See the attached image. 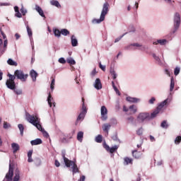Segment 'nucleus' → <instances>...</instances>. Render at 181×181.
I'll use <instances>...</instances> for the list:
<instances>
[{"label": "nucleus", "instance_id": "1", "mask_svg": "<svg viewBox=\"0 0 181 181\" xmlns=\"http://www.w3.org/2000/svg\"><path fill=\"white\" fill-rule=\"evenodd\" d=\"M25 119H27L28 122H30V124H32L34 125V127H36L37 129H38L39 131H42V124H40V118L37 116V115H31L29 114V112L25 113Z\"/></svg>", "mask_w": 181, "mask_h": 181}, {"label": "nucleus", "instance_id": "2", "mask_svg": "<svg viewBox=\"0 0 181 181\" xmlns=\"http://www.w3.org/2000/svg\"><path fill=\"white\" fill-rule=\"evenodd\" d=\"M62 156L64 159V162L66 168H70L71 166H72L71 169H72L73 175H74L75 173H78V172H80V170H78V167H77V164H76V162L73 160H69V158H66L65 152L62 153Z\"/></svg>", "mask_w": 181, "mask_h": 181}, {"label": "nucleus", "instance_id": "3", "mask_svg": "<svg viewBox=\"0 0 181 181\" xmlns=\"http://www.w3.org/2000/svg\"><path fill=\"white\" fill-rule=\"evenodd\" d=\"M110 11V4L108 2H105L103 4V7L101 11L100 19L94 18L92 22L93 23H101V22H103L105 19V16L107 13H108Z\"/></svg>", "mask_w": 181, "mask_h": 181}, {"label": "nucleus", "instance_id": "4", "mask_svg": "<svg viewBox=\"0 0 181 181\" xmlns=\"http://www.w3.org/2000/svg\"><path fill=\"white\" fill-rule=\"evenodd\" d=\"M8 77L9 78L7 79L6 82V86L9 90H15L16 88V83H15V79L16 77L11 74H8Z\"/></svg>", "mask_w": 181, "mask_h": 181}, {"label": "nucleus", "instance_id": "5", "mask_svg": "<svg viewBox=\"0 0 181 181\" xmlns=\"http://www.w3.org/2000/svg\"><path fill=\"white\" fill-rule=\"evenodd\" d=\"M14 76L18 79L21 80V81H26L29 75L25 74L23 71L22 70H16L14 72Z\"/></svg>", "mask_w": 181, "mask_h": 181}, {"label": "nucleus", "instance_id": "6", "mask_svg": "<svg viewBox=\"0 0 181 181\" xmlns=\"http://www.w3.org/2000/svg\"><path fill=\"white\" fill-rule=\"evenodd\" d=\"M146 119H151V115L148 112H141L137 116L138 122L142 123Z\"/></svg>", "mask_w": 181, "mask_h": 181}, {"label": "nucleus", "instance_id": "7", "mask_svg": "<svg viewBox=\"0 0 181 181\" xmlns=\"http://www.w3.org/2000/svg\"><path fill=\"white\" fill-rule=\"evenodd\" d=\"M15 168V165L11 163H9L8 172L6 175V181H12V178L13 177V168Z\"/></svg>", "mask_w": 181, "mask_h": 181}, {"label": "nucleus", "instance_id": "8", "mask_svg": "<svg viewBox=\"0 0 181 181\" xmlns=\"http://www.w3.org/2000/svg\"><path fill=\"white\" fill-rule=\"evenodd\" d=\"M100 114L102 121H107V119H108V110L105 105L101 107Z\"/></svg>", "mask_w": 181, "mask_h": 181}, {"label": "nucleus", "instance_id": "9", "mask_svg": "<svg viewBox=\"0 0 181 181\" xmlns=\"http://www.w3.org/2000/svg\"><path fill=\"white\" fill-rule=\"evenodd\" d=\"M180 26V13L177 12L174 14V27L175 30H177Z\"/></svg>", "mask_w": 181, "mask_h": 181}, {"label": "nucleus", "instance_id": "10", "mask_svg": "<svg viewBox=\"0 0 181 181\" xmlns=\"http://www.w3.org/2000/svg\"><path fill=\"white\" fill-rule=\"evenodd\" d=\"M94 87L96 90H101V88H103V84H101V80H100V78H96Z\"/></svg>", "mask_w": 181, "mask_h": 181}, {"label": "nucleus", "instance_id": "11", "mask_svg": "<svg viewBox=\"0 0 181 181\" xmlns=\"http://www.w3.org/2000/svg\"><path fill=\"white\" fill-rule=\"evenodd\" d=\"M132 156L133 158H135V159H140L141 156H142V153L135 150L132 151Z\"/></svg>", "mask_w": 181, "mask_h": 181}, {"label": "nucleus", "instance_id": "12", "mask_svg": "<svg viewBox=\"0 0 181 181\" xmlns=\"http://www.w3.org/2000/svg\"><path fill=\"white\" fill-rule=\"evenodd\" d=\"M11 148L13 149V153H16L19 149H21V147L19 146V144L16 143L11 144Z\"/></svg>", "mask_w": 181, "mask_h": 181}, {"label": "nucleus", "instance_id": "13", "mask_svg": "<svg viewBox=\"0 0 181 181\" xmlns=\"http://www.w3.org/2000/svg\"><path fill=\"white\" fill-rule=\"evenodd\" d=\"M30 76L33 79V81H36V78H37V72L32 69L30 72Z\"/></svg>", "mask_w": 181, "mask_h": 181}, {"label": "nucleus", "instance_id": "14", "mask_svg": "<svg viewBox=\"0 0 181 181\" xmlns=\"http://www.w3.org/2000/svg\"><path fill=\"white\" fill-rule=\"evenodd\" d=\"M35 11L38 12L39 15L42 16V18H46V16H45V13L43 12V10L42 9V8H40V6H35Z\"/></svg>", "mask_w": 181, "mask_h": 181}, {"label": "nucleus", "instance_id": "15", "mask_svg": "<svg viewBox=\"0 0 181 181\" xmlns=\"http://www.w3.org/2000/svg\"><path fill=\"white\" fill-rule=\"evenodd\" d=\"M129 110L131 111V114H136L138 111V107L135 105H130Z\"/></svg>", "mask_w": 181, "mask_h": 181}, {"label": "nucleus", "instance_id": "16", "mask_svg": "<svg viewBox=\"0 0 181 181\" xmlns=\"http://www.w3.org/2000/svg\"><path fill=\"white\" fill-rule=\"evenodd\" d=\"M132 162H134V160L129 157H125L124 158V165H132Z\"/></svg>", "mask_w": 181, "mask_h": 181}, {"label": "nucleus", "instance_id": "17", "mask_svg": "<svg viewBox=\"0 0 181 181\" xmlns=\"http://www.w3.org/2000/svg\"><path fill=\"white\" fill-rule=\"evenodd\" d=\"M42 139H35V140H32L31 141H30V144H31V145L33 146H35V145H40V144H42Z\"/></svg>", "mask_w": 181, "mask_h": 181}, {"label": "nucleus", "instance_id": "18", "mask_svg": "<svg viewBox=\"0 0 181 181\" xmlns=\"http://www.w3.org/2000/svg\"><path fill=\"white\" fill-rule=\"evenodd\" d=\"M104 132H106L107 134L108 135V131H110V129L111 128V124H108V123H106V124H104L102 127Z\"/></svg>", "mask_w": 181, "mask_h": 181}, {"label": "nucleus", "instance_id": "19", "mask_svg": "<svg viewBox=\"0 0 181 181\" xmlns=\"http://www.w3.org/2000/svg\"><path fill=\"white\" fill-rule=\"evenodd\" d=\"M71 45L73 47H76V46L78 45V41H77V38H76V36L72 35L71 37Z\"/></svg>", "mask_w": 181, "mask_h": 181}, {"label": "nucleus", "instance_id": "20", "mask_svg": "<svg viewBox=\"0 0 181 181\" xmlns=\"http://www.w3.org/2000/svg\"><path fill=\"white\" fill-rule=\"evenodd\" d=\"M7 46H8V40H5L4 42L3 48L0 49V53H1V54H4V53H5V51L6 50Z\"/></svg>", "mask_w": 181, "mask_h": 181}, {"label": "nucleus", "instance_id": "21", "mask_svg": "<svg viewBox=\"0 0 181 181\" xmlns=\"http://www.w3.org/2000/svg\"><path fill=\"white\" fill-rule=\"evenodd\" d=\"M160 112V110L158 108H156V110H154L150 115V119H153V118L156 117V115H158V113Z\"/></svg>", "mask_w": 181, "mask_h": 181}, {"label": "nucleus", "instance_id": "22", "mask_svg": "<svg viewBox=\"0 0 181 181\" xmlns=\"http://www.w3.org/2000/svg\"><path fill=\"white\" fill-rule=\"evenodd\" d=\"M84 136V132H78L77 134V139L79 142H83V138Z\"/></svg>", "mask_w": 181, "mask_h": 181}, {"label": "nucleus", "instance_id": "23", "mask_svg": "<svg viewBox=\"0 0 181 181\" xmlns=\"http://www.w3.org/2000/svg\"><path fill=\"white\" fill-rule=\"evenodd\" d=\"M168 104V99L165 100L164 101H163L161 103H160L158 105V106L157 107V109L159 110L160 111L162 110V108L163 107H165V105H166Z\"/></svg>", "mask_w": 181, "mask_h": 181}, {"label": "nucleus", "instance_id": "24", "mask_svg": "<svg viewBox=\"0 0 181 181\" xmlns=\"http://www.w3.org/2000/svg\"><path fill=\"white\" fill-rule=\"evenodd\" d=\"M127 101L129 103H138L139 101V98H132V97H127Z\"/></svg>", "mask_w": 181, "mask_h": 181}, {"label": "nucleus", "instance_id": "25", "mask_svg": "<svg viewBox=\"0 0 181 181\" xmlns=\"http://www.w3.org/2000/svg\"><path fill=\"white\" fill-rule=\"evenodd\" d=\"M26 29L28 32V35L30 40L33 39V33L32 32V28L29 27V25H26Z\"/></svg>", "mask_w": 181, "mask_h": 181}, {"label": "nucleus", "instance_id": "26", "mask_svg": "<svg viewBox=\"0 0 181 181\" xmlns=\"http://www.w3.org/2000/svg\"><path fill=\"white\" fill-rule=\"evenodd\" d=\"M21 179V175L18 170H16L15 176L13 181H18Z\"/></svg>", "mask_w": 181, "mask_h": 181}, {"label": "nucleus", "instance_id": "27", "mask_svg": "<svg viewBox=\"0 0 181 181\" xmlns=\"http://www.w3.org/2000/svg\"><path fill=\"white\" fill-rule=\"evenodd\" d=\"M8 64H9V66H14L15 67H16V66H18V62L13 61L12 59H8L7 61Z\"/></svg>", "mask_w": 181, "mask_h": 181}, {"label": "nucleus", "instance_id": "28", "mask_svg": "<svg viewBox=\"0 0 181 181\" xmlns=\"http://www.w3.org/2000/svg\"><path fill=\"white\" fill-rule=\"evenodd\" d=\"M173 88H175V79L173 77L170 78V91H173Z\"/></svg>", "mask_w": 181, "mask_h": 181}, {"label": "nucleus", "instance_id": "29", "mask_svg": "<svg viewBox=\"0 0 181 181\" xmlns=\"http://www.w3.org/2000/svg\"><path fill=\"white\" fill-rule=\"evenodd\" d=\"M84 115H86V113H84V112H81L79 115L77 117L76 119V122L75 123L76 125H77V122L80 121L81 119H84Z\"/></svg>", "mask_w": 181, "mask_h": 181}, {"label": "nucleus", "instance_id": "30", "mask_svg": "<svg viewBox=\"0 0 181 181\" xmlns=\"http://www.w3.org/2000/svg\"><path fill=\"white\" fill-rule=\"evenodd\" d=\"M61 35H63L64 36H67L68 35H70V31L67 29H62L61 30Z\"/></svg>", "mask_w": 181, "mask_h": 181}, {"label": "nucleus", "instance_id": "31", "mask_svg": "<svg viewBox=\"0 0 181 181\" xmlns=\"http://www.w3.org/2000/svg\"><path fill=\"white\" fill-rule=\"evenodd\" d=\"M166 43V40H158L156 42H153V45H163Z\"/></svg>", "mask_w": 181, "mask_h": 181}, {"label": "nucleus", "instance_id": "32", "mask_svg": "<svg viewBox=\"0 0 181 181\" xmlns=\"http://www.w3.org/2000/svg\"><path fill=\"white\" fill-rule=\"evenodd\" d=\"M54 36H56L57 37H60V36H62V30L59 31V29H54Z\"/></svg>", "mask_w": 181, "mask_h": 181}, {"label": "nucleus", "instance_id": "33", "mask_svg": "<svg viewBox=\"0 0 181 181\" xmlns=\"http://www.w3.org/2000/svg\"><path fill=\"white\" fill-rule=\"evenodd\" d=\"M51 5H53V6H57V8L60 7V3H59L56 0H52L50 1Z\"/></svg>", "mask_w": 181, "mask_h": 181}, {"label": "nucleus", "instance_id": "34", "mask_svg": "<svg viewBox=\"0 0 181 181\" xmlns=\"http://www.w3.org/2000/svg\"><path fill=\"white\" fill-rule=\"evenodd\" d=\"M95 141L98 142V144H101L103 142V136L99 134L95 138Z\"/></svg>", "mask_w": 181, "mask_h": 181}, {"label": "nucleus", "instance_id": "35", "mask_svg": "<svg viewBox=\"0 0 181 181\" xmlns=\"http://www.w3.org/2000/svg\"><path fill=\"white\" fill-rule=\"evenodd\" d=\"M52 100H53V98H52V94L49 93L47 98V101L49 107H52Z\"/></svg>", "mask_w": 181, "mask_h": 181}, {"label": "nucleus", "instance_id": "36", "mask_svg": "<svg viewBox=\"0 0 181 181\" xmlns=\"http://www.w3.org/2000/svg\"><path fill=\"white\" fill-rule=\"evenodd\" d=\"M18 129L20 130L21 135H23V131L25 129V127H23V124H18Z\"/></svg>", "mask_w": 181, "mask_h": 181}, {"label": "nucleus", "instance_id": "37", "mask_svg": "<svg viewBox=\"0 0 181 181\" xmlns=\"http://www.w3.org/2000/svg\"><path fill=\"white\" fill-rule=\"evenodd\" d=\"M117 149H118V146H115L112 148H110L108 151V152H110V153H114V152H115L117 151Z\"/></svg>", "mask_w": 181, "mask_h": 181}, {"label": "nucleus", "instance_id": "38", "mask_svg": "<svg viewBox=\"0 0 181 181\" xmlns=\"http://www.w3.org/2000/svg\"><path fill=\"white\" fill-rule=\"evenodd\" d=\"M160 127H161V128H164L165 129H167V128H168V127H169V125H168L166 120H164L161 123Z\"/></svg>", "mask_w": 181, "mask_h": 181}, {"label": "nucleus", "instance_id": "39", "mask_svg": "<svg viewBox=\"0 0 181 181\" xmlns=\"http://www.w3.org/2000/svg\"><path fill=\"white\" fill-rule=\"evenodd\" d=\"M181 142V136H178L175 138V144L176 145H179V144Z\"/></svg>", "mask_w": 181, "mask_h": 181}, {"label": "nucleus", "instance_id": "40", "mask_svg": "<svg viewBox=\"0 0 181 181\" xmlns=\"http://www.w3.org/2000/svg\"><path fill=\"white\" fill-rule=\"evenodd\" d=\"M180 73V67H175L174 70V74L175 76H177Z\"/></svg>", "mask_w": 181, "mask_h": 181}, {"label": "nucleus", "instance_id": "41", "mask_svg": "<svg viewBox=\"0 0 181 181\" xmlns=\"http://www.w3.org/2000/svg\"><path fill=\"white\" fill-rule=\"evenodd\" d=\"M67 63H69V64L74 65V64H76V61H74V59H73V58H70V59H67Z\"/></svg>", "mask_w": 181, "mask_h": 181}, {"label": "nucleus", "instance_id": "42", "mask_svg": "<svg viewBox=\"0 0 181 181\" xmlns=\"http://www.w3.org/2000/svg\"><path fill=\"white\" fill-rule=\"evenodd\" d=\"M4 129H8V128H11V124L7 122H4Z\"/></svg>", "mask_w": 181, "mask_h": 181}, {"label": "nucleus", "instance_id": "43", "mask_svg": "<svg viewBox=\"0 0 181 181\" xmlns=\"http://www.w3.org/2000/svg\"><path fill=\"white\" fill-rule=\"evenodd\" d=\"M110 74H112L113 80H115V78H117V74H115V71L111 70Z\"/></svg>", "mask_w": 181, "mask_h": 181}, {"label": "nucleus", "instance_id": "44", "mask_svg": "<svg viewBox=\"0 0 181 181\" xmlns=\"http://www.w3.org/2000/svg\"><path fill=\"white\" fill-rule=\"evenodd\" d=\"M13 90L14 91L15 93L17 94V95H21V94H22V90H21L15 88Z\"/></svg>", "mask_w": 181, "mask_h": 181}, {"label": "nucleus", "instance_id": "45", "mask_svg": "<svg viewBox=\"0 0 181 181\" xmlns=\"http://www.w3.org/2000/svg\"><path fill=\"white\" fill-rule=\"evenodd\" d=\"M143 132H144V129H142V127H141L136 131L137 135H139V136L142 135Z\"/></svg>", "mask_w": 181, "mask_h": 181}, {"label": "nucleus", "instance_id": "46", "mask_svg": "<svg viewBox=\"0 0 181 181\" xmlns=\"http://www.w3.org/2000/svg\"><path fill=\"white\" fill-rule=\"evenodd\" d=\"M21 12L23 16H25V15H26V13H28V11H26V9H25V8L23 7L21 8Z\"/></svg>", "mask_w": 181, "mask_h": 181}, {"label": "nucleus", "instance_id": "47", "mask_svg": "<svg viewBox=\"0 0 181 181\" xmlns=\"http://www.w3.org/2000/svg\"><path fill=\"white\" fill-rule=\"evenodd\" d=\"M54 83H55V81H54V78H53L52 80L51 85H50L51 90H54Z\"/></svg>", "mask_w": 181, "mask_h": 181}, {"label": "nucleus", "instance_id": "48", "mask_svg": "<svg viewBox=\"0 0 181 181\" xmlns=\"http://www.w3.org/2000/svg\"><path fill=\"white\" fill-rule=\"evenodd\" d=\"M155 101H156V99L153 97L148 100V103L149 104H154Z\"/></svg>", "mask_w": 181, "mask_h": 181}, {"label": "nucleus", "instance_id": "49", "mask_svg": "<svg viewBox=\"0 0 181 181\" xmlns=\"http://www.w3.org/2000/svg\"><path fill=\"white\" fill-rule=\"evenodd\" d=\"M59 62L62 64H66V59H64V58H59Z\"/></svg>", "mask_w": 181, "mask_h": 181}, {"label": "nucleus", "instance_id": "50", "mask_svg": "<svg viewBox=\"0 0 181 181\" xmlns=\"http://www.w3.org/2000/svg\"><path fill=\"white\" fill-rule=\"evenodd\" d=\"M103 148H105V149L108 152L110 151V146H108L107 144H103Z\"/></svg>", "mask_w": 181, "mask_h": 181}, {"label": "nucleus", "instance_id": "51", "mask_svg": "<svg viewBox=\"0 0 181 181\" xmlns=\"http://www.w3.org/2000/svg\"><path fill=\"white\" fill-rule=\"evenodd\" d=\"M113 89L115 90L116 94H118L119 95H121V92H119V90H118V88L115 87V88H113Z\"/></svg>", "mask_w": 181, "mask_h": 181}, {"label": "nucleus", "instance_id": "52", "mask_svg": "<svg viewBox=\"0 0 181 181\" xmlns=\"http://www.w3.org/2000/svg\"><path fill=\"white\" fill-rule=\"evenodd\" d=\"M0 32H1V36L3 37V39H6V35H5V33L2 31V28H0Z\"/></svg>", "mask_w": 181, "mask_h": 181}, {"label": "nucleus", "instance_id": "53", "mask_svg": "<svg viewBox=\"0 0 181 181\" xmlns=\"http://www.w3.org/2000/svg\"><path fill=\"white\" fill-rule=\"evenodd\" d=\"M15 16H16V18H22V13H21L19 11H17L15 14Z\"/></svg>", "mask_w": 181, "mask_h": 181}, {"label": "nucleus", "instance_id": "54", "mask_svg": "<svg viewBox=\"0 0 181 181\" xmlns=\"http://www.w3.org/2000/svg\"><path fill=\"white\" fill-rule=\"evenodd\" d=\"M134 117L132 116L127 117V121H129V122H134Z\"/></svg>", "mask_w": 181, "mask_h": 181}, {"label": "nucleus", "instance_id": "55", "mask_svg": "<svg viewBox=\"0 0 181 181\" xmlns=\"http://www.w3.org/2000/svg\"><path fill=\"white\" fill-rule=\"evenodd\" d=\"M99 67L101 69V70H103V71H105V66H103L101 63L99 64Z\"/></svg>", "mask_w": 181, "mask_h": 181}, {"label": "nucleus", "instance_id": "56", "mask_svg": "<svg viewBox=\"0 0 181 181\" xmlns=\"http://www.w3.org/2000/svg\"><path fill=\"white\" fill-rule=\"evenodd\" d=\"M54 165L57 166V168H59L60 166V162H59L57 160H55Z\"/></svg>", "mask_w": 181, "mask_h": 181}, {"label": "nucleus", "instance_id": "57", "mask_svg": "<svg viewBox=\"0 0 181 181\" xmlns=\"http://www.w3.org/2000/svg\"><path fill=\"white\" fill-rule=\"evenodd\" d=\"M82 110H83L82 112H84L85 114H86V112H87V109H86V106L84 105V103L83 104Z\"/></svg>", "mask_w": 181, "mask_h": 181}, {"label": "nucleus", "instance_id": "58", "mask_svg": "<svg viewBox=\"0 0 181 181\" xmlns=\"http://www.w3.org/2000/svg\"><path fill=\"white\" fill-rule=\"evenodd\" d=\"M78 181H86V176H81L80 179Z\"/></svg>", "mask_w": 181, "mask_h": 181}, {"label": "nucleus", "instance_id": "59", "mask_svg": "<svg viewBox=\"0 0 181 181\" xmlns=\"http://www.w3.org/2000/svg\"><path fill=\"white\" fill-rule=\"evenodd\" d=\"M123 111H124V112H128V111H129V109H128V108L127 107V106L124 105V106H123Z\"/></svg>", "mask_w": 181, "mask_h": 181}, {"label": "nucleus", "instance_id": "60", "mask_svg": "<svg viewBox=\"0 0 181 181\" xmlns=\"http://www.w3.org/2000/svg\"><path fill=\"white\" fill-rule=\"evenodd\" d=\"M153 57L156 60L157 62H159L160 59L159 57H157L155 54H153Z\"/></svg>", "mask_w": 181, "mask_h": 181}, {"label": "nucleus", "instance_id": "61", "mask_svg": "<svg viewBox=\"0 0 181 181\" xmlns=\"http://www.w3.org/2000/svg\"><path fill=\"white\" fill-rule=\"evenodd\" d=\"M15 37H16V40H18V39H19L21 37V35H19V33H16Z\"/></svg>", "mask_w": 181, "mask_h": 181}, {"label": "nucleus", "instance_id": "62", "mask_svg": "<svg viewBox=\"0 0 181 181\" xmlns=\"http://www.w3.org/2000/svg\"><path fill=\"white\" fill-rule=\"evenodd\" d=\"M32 153H33L32 151H28V158L32 157Z\"/></svg>", "mask_w": 181, "mask_h": 181}, {"label": "nucleus", "instance_id": "63", "mask_svg": "<svg viewBox=\"0 0 181 181\" xmlns=\"http://www.w3.org/2000/svg\"><path fill=\"white\" fill-rule=\"evenodd\" d=\"M14 11L15 12H19V7H18L17 6H14Z\"/></svg>", "mask_w": 181, "mask_h": 181}, {"label": "nucleus", "instance_id": "64", "mask_svg": "<svg viewBox=\"0 0 181 181\" xmlns=\"http://www.w3.org/2000/svg\"><path fill=\"white\" fill-rule=\"evenodd\" d=\"M28 162H29L30 163L31 162H33V159L32 158V157H28Z\"/></svg>", "mask_w": 181, "mask_h": 181}]
</instances>
